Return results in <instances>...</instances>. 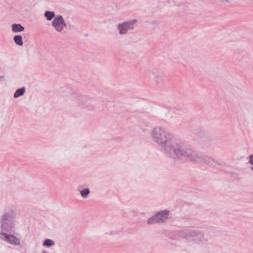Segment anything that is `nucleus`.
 Returning a JSON list of instances; mask_svg holds the SVG:
<instances>
[{"instance_id":"obj_1","label":"nucleus","mask_w":253,"mask_h":253,"mask_svg":"<svg viewBox=\"0 0 253 253\" xmlns=\"http://www.w3.org/2000/svg\"><path fill=\"white\" fill-rule=\"evenodd\" d=\"M152 135L155 141L164 147L166 154L172 158L174 163L181 160H189L211 166V161L218 166L222 164L213 158L192 151L184 142L176 139L172 134L167 133L161 127L154 128Z\"/></svg>"},{"instance_id":"obj_2","label":"nucleus","mask_w":253,"mask_h":253,"mask_svg":"<svg viewBox=\"0 0 253 253\" xmlns=\"http://www.w3.org/2000/svg\"><path fill=\"white\" fill-rule=\"evenodd\" d=\"M204 232L201 230H180L175 232L173 234V239L174 240H180L181 238L188 239L192 237H198V239H193L192 241L195 243H204V241H207V239L204 238Z\"/></svg>"},{"instance_id":"obj_3","label":"nucleus","mask_w":253,"mask_h":253,"mask_svg":"<svg viewBox=\"0 0 253 253\" xmlns=\"http://www.w3.org/2000/svg\"><path fill=\"white\" fill-rule=\"evenodd\" d=\"M169 211L167 210L158 211L148 219L147 223L149 225L164 223L169 218Z\"/></svg>"},{"instance_id":"obj_4","label":"nucleus","mask_w":253,"mask_h":253,"mask_svg":"<svg viewBox=\"0 0 253 253\" xmlns=\"http://www.w3.org/2000/svg\"><path fill=\"white\" fill-rule=\"evenodd\" d=\"M13 215L12 213H5L1 219V227L2 231L10 232L14 228L13 223Z\"/></svg>"},{"instance_id":"obj_5","label":"nucleus","mask_w":253,"mask_h":253,"mask_svg":"<svg viewBox=\"0 0 253 253\" xmlns=\"http://www.w3.org/2000/svg\"><path fill=\"white\" fill-rule=\"evenodd\" d=\"M146 77L151 80L157 86H160L164 83L165 76L157 71H149L146 73Z\"/></svg>"},{"instance_id":"obj_6","label":"nucleus","mask_w":253,"mask_h":253,"mask_svg":"<svg viewBox=\"0 0 253 253\" xmlns=\"http://www.w3.org/2000/svg\"><path fill=\"white\" fill-rule=\"evenodd\" d=\"M136 22V20L132 19L129 21L119 23L118 26V29L120 35H124L127 33L128 30L133 29L134 25Z\"/></svg>"},{"instance_id":"obj_7","label":"nucleus","mask_w":253,"mask_h":253,"mask_svg":"<svg viewBox=\"0 0 253 253\" xmlns=\"http://www.w3.org/2000/svg\"><path fill=\"white\" fill-rule=\"evenodd\" d=\"M51 25L56 31L61 32L67 24L62 15H57L52 20Z\"/></svg>"},{"instance_id":"obj_8","label":"nucleus","mask_w":253,"mask_h":253,"mask_svg":"<svg viewBox=\"0 0 253 253\" xmlns=\"http://www.w3.org/2000/svg\"><path fill=\"white\" fill-rule=\"evenodd\" d=\"M1 234L4 236V240L6 242L13 245H19L20 242V239L14 235L2 232Z\"/></svg>"},{"instance_id":"obj_9","label":"nucleus","mask_w":253,"mask_h":253,"mask_svg":"<svg viewBox=\"0 0 253 253\" xmlns=\"http://www.w3.org/2000/svg\"><path fill=\"white\" fill-rule=\"evenodd\" d=\"M88 100L86 96L80 95L76 99V101L80 105L82 106L83 108H86L89 110H92L93 106L89 103H87Z\"/></svg>"},{"instance_id":"obj_10","label":"nucleus","mask_w":253,"mask_h":253,"mask_svg":"<svg viewBox=\"0 0 253 253\" xmlns=\"http://www.w3.org/2000/svg\"><path fill=\"white\" fill-rule=\"evenodd\" d=\"M82 188V186L81 185H79L78 188V190L80 192L82 197L84 199H85L88 197L90 193V190L88 188L81 189Z\"/></svg>"},{"instance_id":"obj_11","label":"nucleus","mask_w":253,"mask_h":253,"mask_svg":"<svg viewBox=\"0 0 253 253\" xmlns=\"http://www.w3.org/2000/svg\"><path fill=\"white\" fill-rule=\"evenodd\" d=\"M12 31L14 33H18L23 32L25 30V28L20 24L14 23L11 25Z\"/></svg>"},{"instance_id":"obj_12","label":"nucleus","mask_w":253,"mask_h":253,"mask_svg":"<svg viewBox=\"0 0 253 253\" xmlns=\"http://www.w3.org/2000/svg\"><path fill=\"white\" fill-rule=\"evenodd\" d=\"M26 91V88L23 86L21 88L17 89L13 94V97L14 98H17L20 96H21L24 94Z\"/></svg>"},{"instance_id":"obj_13","label":"nucleus","mask_w":253,"mask_h":253,"mask_svg":"<svg viewBox=\"0 0 253 253\" xmlns=\"http://www.w3.org/2000/svg\"><path fill=\"white\" fill-rule=\"evenodd\" d=\"M44 16L47 21H50L54 18L56 15L53 11L46 10L44 13Z\"/></svg>"},{"instance_id":"obj_14","label":"nucleus","mask_w":253,"mask_h":253,"mask_svg":"<svg viewBox=\"0 0 253 253\" xmlns=\"http://www.w3.org/2000/svg\"><path fill=\"white\" fill-rule=\"evenodd\" d=\"M13 41L14 42L19 46L23 45V39L21 35H17L14 36Z\"/></svg>"},{"instance_id":"obj_15","label":"nucleus","mask_w":253,"mask_h":253,"mask_svg":"<svg viewBox=\"0 0 253 253\" xmlns=\"http://www.w3.org/2000/svg\"><path fill=\"white\" fill-rule=\"evenodd\" d=\"M55 245V242L53 240L50 239H46L42 243V246L49 248Z\"/></svg>"},{"instance_id":"obj_16","label":"nucleus","mask_w":253,"mask_h":253,"mask_svg":"<svg viewBox=\"0 0 253 253\" xmlns=\"http://www.w3.org/2000/svg\"><path fill=\"white\" fill-rule=\"evenodd\" d=\"M249 163L253 165L250 169L253 171V154H251L249 156Z\"/></svg>"},{"instance_id":"obj_17","label":"nucleus","mask_w":253,"mask_h":253,"mask_svg":"<svg viewBox=\"0 0 253 253\" xmlns=\"http://www.w3.org/2000/svg\"><path fill=\"white\" fill-rule=\"evenodd\" d=\"M219 1H220L221 2H230V1H231L232 0H219Z\"/></svg>"},{"instance_id":"obj_18","label":"nucleus","mask_w":253,"mask_h":253,"mask_svg":"<svg viewBox=\"0 0 253 253\" xmlns=\"http://www.w3.org/2000/svg\"><path fill=\"white\" fill-rule=\"evenodd\" d=\"M42 253H48V252L45 250L42 251Z\"/></svg>"},{"instance_id":"obj_19","label":"nucleus","mask_w":253,"mask_h":253,"mask_svg":"<svg viewBox=\"0 0 253 253\" xmlns=\"http://www.w3.org/2000/svg\"><path fill=\"white\" fill-rule=\"evenodd\" d=\"M2 78H3V76H0V79H2Z\"/></svg>"}]
</instances>
